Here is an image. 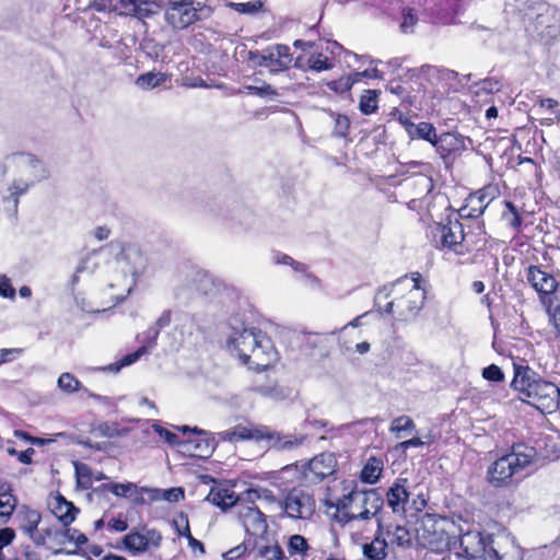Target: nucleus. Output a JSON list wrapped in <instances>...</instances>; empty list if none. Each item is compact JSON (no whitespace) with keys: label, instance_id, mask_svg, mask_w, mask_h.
<instances>
[{"label":"nucleus","instance_id":"1","mask_svg":"<svg viewBox=\"0 0 560 560\" xmlns=\"http://www.w3.org/2000/svg\"><path fill=\"white\" fill-rule=\"evenodd\" d=\"M431 241L434 248L457 265H475L486 249L488 235L483 221L465 225L459 219L447 218L432 226Z\"/></svg>","mask_w":560,"mask_h":560},{"label":"nucleus","instance_id":"2","mask_svg":"<svg viewBox=\"0 0 560 560\" xmlns=\"http://www.w3.org/2000/svg\"><path fill=\"white\" fill-rule=\"evenodd\" d=\"M419 271L406 273L393 282L381 287L374 298V307L383 317L396 323L415 322L425 306L427 290Z\"/></svg>","mask_w":560,"mask_h":560},{"label":"nucleus","instance_id":"3","mask_svg":"<svg viewBox=\"0 0 560 560\" xmlns=\"http://www.w3.org/2000/svg\"><path fill=\"white\" fill-rule=\"evenodd\" d=\"M513 370L510 385L523 402L548 413L559 408L560 388L555 383L544 380L528 365L513 363Z\"/></svg>","mask_w":560,"mask_h":560},{"label":"nucleus","instance_id":"4","mask_svg":"<svg viewBox=\"0 0 560 560\" xmlns=\"http://www.w3.org/2000/svg\"><path fill=\"white\" fill-rule=\"evenodd\" d=\"M228 349L235 352L241 362L256 372L272 366L277 350L270 337L259 328L235 330L228 340Z\"/></svg>","mask_w":560,"mask_h":560},{"label":"nucleus","instance_id":"5","mask_svg":"<svg viewBox=\"0 0 560 560\" xmlns=\"http://www.w3.org/2000/svg\"><path fill=\"white\" fill-rule=\"evenodd\" d=\"M535 451L525 444H513L510 452L495 459L487 470V481L494 488H508L513 477L529 466Z\"/></svg>","mask_w":560,"mask_h":560},{"label":"nucleus","instance_id":"6","mask_svg":"<svg viewBox=\"0 0 560 560\" xmlns=\"http://www.w3.org/2000/svg\"><path fill=\"white\" fill-rule=\"evenodd\" d=\"M383 503L384 500L375 490L364 492L352 490L338 501L337 509L342 511L347 509L350 510V512H345L348 521H365L370 520L372 516H376Z\"/></svg>","mask_w":560,"mask_h":560},{"label":"nucleus","instance_id":"7","mask_svg":"<svg viewBox=\"0 0 560 560\" xmlns=\"http://www.w3.org/2000/svg\"><path fill=\"white\" fill-rule=\"evenodd\" d=\"M445 518L436 514L425 513L417 527V533L425 546L438 553L452 550L456 545L453 537L445 530Z\"/></svg>","mask_w":560,"mask_h":560},{"label":"nucleus","instance_id":"8","mask_svg":"<svg viewBox=\"0 0 560 560\" xmlns=\"http://www.w3.org/2000/svg\"><path fill=\"white\" fill-rule=\"evenodd\" d=\"M460 551L458 556L467 560H500L499 552L493 547L490 534L479 530H468L459 537Z\"/></svg>","mask_w":560,"mask_h":560},{"label":"nucleus","instance_id":"9","mask_svg":"<svg viewBox=\"0 0 560 560\" xmlns=\"http://www.w3.org/2000/svg\"><path fill=\"white\" fill-rule=\"evenodd\" d=\"M284 514L292 520H311L316 511L314 494L302 487H293L280 503Z\"/></svg>","mask_w":560,"mask_h":560},{"label":"nucleus","instance_id":"10","mask_svg":"<svg viewBox=\"0 0 560 560\" xmlns=\"http://www.w3.org/2000/svg\"><path fill=\"white\" fill-rule=\"evenodd\" d=\"M163 536L156 528H148L142 526L141 530L132 528L126 534L120 541L119 548L122 547L130 555H143L158 550L162 545Z\"/></svg>","mask_w":560,"mask_h":560},{"label":"nucleus","instance_id":"11","mask_svg":"<svg viewBox=\"0 0 560 560\" xmlns=\"http://www.w3.org/2000/svg\"><path fill=\"white\" fill-rule=\"evenodd\" d=\"M203 5L195 0H167L165 20L173 28L184 30L200 20Z\"/></svg>","mask_w":560,"mask_h":560},{"label":"nucleus","instance_id":"12","mask_svg":"<svg viewBox=\"0 0 560 560\" xmlns=\"http://www.w3.org/2000/svg\"><path fill=\"white\" fill-rule=\"evenodd\" d=\"M525 277L544 303L558 290L559 282L549 265H529L525 269Z\"/></svg>","mask_w":560,"mask_h":560},{"label":"nucleus","instance_id":"13","mask_svg":"<svg viewBox=\"0 0 560 560\" xmlns=\"http://www.w3.org/2000/svg\"><path fill=\"white\" fill-rule=\"evenodd\" d=\"M413 184L419 186L424 195L419 198H412L408 201V209L415 211L419 217V221L423 223L433 221L434 199L438 197V195L433 194L435 187L433 178L431 176L422 175L417 177L413 180Z\"/></svg>","mask_w":560,"mask_h":560},{"label":"nucleus","instance_id":"14","mask_svg":"<svg viewBox=\"0 0 560 560\" xmlns=\"http://www.w3.org/2000/svg\"><path fill=\"white\" fill-rule=\"evenodd\" d=\"M337 470V458L331 452H323L315 455L301 466V472L305 481L317 485L332 476Z\"/></svg>","mask_w":560,"mask_h":560},{"label":"nucleus","instance_id":"15","mask_svg":"<svg viewBox=\"0 0 560 560\" xmlns=\"http://www.w3.org/2000/svg\"><path fill=\"white\" fill-rule=\"evenodd\" d=\"M433 147L446 166L452 165L467 150L466 138L456 131L439 135Z\"/></svg>","mask_w":560,"mask_h":560},{"label":"nucleus","instance_id":"16","mask_svg":"<svg viewBox=\"0 0 560 560\" xmlns=\"http://www.w3.org/2000/svg\"><path fill=\"white\" fill-rule=\"evenodd\" d=\"M282 544L287 547L289 560H322L327 549L315 547L301 534H291L283 537Z\"/></svg>","mask_w":560,"mask_h":560},{"label":"nucleus","instance_id":"17","mask_svg":"<svg viewBox=\"0 0 560 560\" xmlns=\"http://www.w3.org/2000/svg\"><path fill=\"white\" fill-rule=\"evenodd\" d=\"M218 435L221 441L237 443L241 441H270L275 434L265 425L238 423L233 428L219 432Z\"/></svg>","mask_w":560,"mask_h":560},{"label":"nucleus","instance_id":"18","mask_svg":"<svg viewBox=\"0 0 560 560\" xmlns=\"http://www.w3.org/2000/svg\"><path fill=\"white\" fill-rule=\"evenodd\" d=\"M237 520L252 536H262L268 530L267 516L256 505L244 501L236 511Z\"/></svg>","mask_w":560,"mask_h":560},{"label":"nucleus","instance_id":"19","mask_svg":"<svg viewBox=\"0 0 560 560\" xmlns=\"http://www.w3.org/2000/svg\"><path fill=\"white\" fill-rule=\"evenodd\" d=\"M176 430L187 435L183 440V446L190 452L191 456L206 458L211 455L213 445L206 431L197 428L190 429L187 425L176 427Z\"/></svg>","mask_w":560,"mask_h":560},{"label":"nucleus","instance_id":"20","mask_svg":"<svg viewBox=\"0 0 560 560\" xmlns=\"http://www.w3.org/2000/svg\"><path fill=\"white\" fill-rule=\"evenodd\" d=\"M293 61L290 47L284 44H277L268 48L267 54L261 55L259 65L266 67L270 72H281L290 69Z\"/></svg>","mask_w":560,"mask_h":560},{"label":"nucleus","instance_id":"21","mask_svg":"<svg viewBox=\"0 0 560 560\" xmlns=\"http://www.w3.org/2000/svg\"><path fill=\"white\" fill-rule=\"evenodd\" d=\"M48 508L62 527L70 526L80 513V509L59 492L49 498Z\"/></svg>","mask_w":560,"mask_h":560},{"label":"nucleus","instance_id":"22","mask_svg":"<svg viewBox=\"0 0 560 560\" xmlns=\"http://www.w3.org/2000/svg\"><path fill=\"white\" fill-rule=\"evenodd\" d=\"M408 479L398 478L386 492V503L394 514L406 516V505L409 501Z\"/></svg>","mask_w":560,"mask_h":560},{"label":"nucleus","instance_id":"23","mask_svg":"<svg viewBox=\"0 0 560 560\" xmlns=\"http://www.w3.org/2000/svg\"><path fill=\"white\" fill-rule=\"evenodd\" d=\"M19 528L37 544L44 542L46 537L51 535L50 529H47L45 534L38 533L42 515L36 510L24 508L19 514Z\"/></svg>","mask_w":560,"mask_h":560},{"label":"nucleus","instance_id":"24","mask_svg":"<svg viewBox=\"0 0 560 560\" xmlns=\"http://www.w3.org/2000/svg\"><path fill=\"white\" fill-rule=\"evenodd\" d=\"M207 500L222 512H226L231 508H235V511H237L238 505L245 501L244 492L238 495L228 487H211Z\"/></svg>","mask_w":560,"mask_h":560},{"label":"nucleus","instance_id":"25","mask_svg":"<svg viewBox=\"0 0 560 560\" xmlns=\"http://www.w3.org/2000/svg\"><path fill=\"white\" fill-rule=\"evenodd\" d=\"M302 351L307 355L326 358L329 354L327 338L317 332H310L304 337Z\"/></svg>","mask_w":560,"mask_h":560},{"label":"nucleus","instance_id":"26","mask_svg":"<svg viewBox=\"0 0 560 560\" xmlns=\"http://www.w3.org/2000/svg\"><path fill=\"white\" fill-rule=\"evenodd\" d=\"M383 469V459L381 457L371 456L366 459L361 469L360 479L365 483L374 485L380 480Z\"/></svg>","mask_w":560,"mask_h":560},{"label":"nucleus","instance_id":"27","mask_svg":"<svg viewBox=\"0 0 560 560\" xmlns=\"http://www.w3.org/2000/svg\"><path fill=\"white\" fill-rule=\"evenodd\" d=\"M485 211L482 202H479L478 198H475L472 194H469L465 199L464 205L457 211V219H478Z\"/></svg>","mask_w":560,"mask_h":560},{"label":"nucleus","instance_id":"28","mask_svg":"<svg viewBox=\"0 0 560 560\" xmlns=\"http://www.w3.org/2000/svg\"><path fill=\"white\" fill-rule=\"evenodd\" d=\"M535 105L538 106L540 109L548 110L552 114H555L553 118H542L540 119L541 126H552L555 122L560 124V109H559V102L551 97H542L537 96L535 101Z\"/></svg>","mask_w":560,"mask_h":560},{"label":"nucleus","instance_id":"29","mask_svg":"<svg viewBox=\"0 0 560 560\" xmlns=\"http://www.w3.org/2000/svg\"><path fill=\"white\" fill-rule=\"evenodd\" d=\"M170 80V74L156 71H149L140 74L136 84L142 90H152Z\"/></svg>","mask_w":560,"mask_h":560},{"label":"nucleus","instance_id":"30","mask_svg":"<svg viewBox=\"0 0 560 560\" xmlns=\"http://www.w3.org/2000/svg\"><path fill=\"white\" fill-rule=\"evenodd\" d=\"M502 220L513 230L520 231L523 219L518 208L510 200L503 201Z\"/></svg>","mask_w":560,"mask_h":560},{"label":"nucleus","instance_id":"31","mask_svg":"<svg viewBox=\"0 0 560 560\" xmlns=\"http://www.w3.org/2000/svg\"><path fill=\"white\" fill-rule=\"evenodd\" d=\"M124 7H126V9L120 10V15H132L138 19H147L153 14L152 10L149 9V3L147 1L125 0Z\"/></svg>","mask_w":560,"mask_h":560},{"label":"nucleus","instance_id":"32","mask_svg":"<svg viewBox=\"0 0 560 560\" xmlns=\"http://www.w3.org/2000/svg\"><path fill=\"white\" fill-rule=\"evenodd\" d=\"M363 556L366 560H385L387 557V542L385 539L375 538L363 545Z\"/></svg>","mask_w":560,"mask_h":560},{"label":"nucleus","instance_id":"33","mask_svg":"<svg viewBox=\"0 0 560 560\" xmlns=\"http://www.w3.org/2000/svg\"><path fill=\"white\" fill-rule=\"evenodd\" d=\"M438 136L436 128L433 124L428 121H421L418 125L415 124L411 133H409L410 139H421L432 145L434 144Z\"/></svg>","mask_w":560,"mask_h":560},{"label":"nucleus","instance_id":"34","mask_svg":"<svg viewBox=\"0 0 560 560\" xmlns=\"http://www.w3.org/2000/svg\"><path fill=\"white\" fill-rule=\"evenodd\" d=\"M93 432L103 438H117L127 435L130 429L121 428L117 422L104 421L97 424Z\"/></svg>","mask_w":560,"mask_h":560},{"label":"nucleus","instance_id":"35","mask_svg":"<svg viewBox=\"0 0 560 560\" xmlns=\"http://www.w3.org/2000/svg\"><path fill=\"white\" fill-rule=\"evenodd\" d=\"M334 66V59L323 52H313L307 58V69L315 72L330 70Z\"/></svg>","mask_w":560,"mask_h":560},{"label":"nucleus","instance_id":"36","mask_svg":"<svg viewBox=\"0 0 560 560\" xmlns=\"http://www.w3.org/2000/svg\"><path fill=\"white\" fill-rule=\"evenodd\" d=\"M18 504L11 489L0 490V517L5 522L11 517Z\"/></svg>","mask_w":560,"mask_h":560},{"label":"nucleus","instance_id":"37","mask_svg":"<svg viewBox=\"0 0 560 560\" xmlns=\"http://www.w3.org/2000/svg\"><path fill=\"white\" fill-rule=\"evenodd\" d=\"M259 555L266 560H289L287 547L281 546L278 541L262 546L259 549Z\"/></svg>","mask_w":560,"mask_h":560},{"label":"nucleus","instance_id":"38","mask_svg":"<svg viewBox=\"0 0 560 560\" xmlns=\"http://www.w3.org/2000/svg\"><path fill=\"white\" fill-rule=\"evenodd\" d=\"M377 91L366 90L360 97L359 108L362 114L370 115L376 112L378 108L377 104Z\"/></svg>","mask_w":560,"mask_h":560},{"label":"nucleus","instance_id":"39","mask_svg":"<svg viewBox=\"0 0 560 560\" xmlns=\"http://www.w3.org/2000/svg\"><path fill=\"white\" fill-rule=\"evenodd\" d=\"M388 536L394 545L399 547L411 546V534L405 526L396 525L392 532L388 530Z\"/></svg>","mask_w":560,"mask_h":560},{"label":"nucleus","instance_id":"40","mask_svg":"<svg viewBox=\"0 0 560 560\" xmlns=\"http://www.w3.org/2000/svg\"><path fill=\"white\" fill-rule=\"evenodd\" d=\"M58 387L67 394H74L82 388V383L73 374L66 372L58 377Z\"/></svg>","mask_w":560,"mask_h":560},{"label":"nucleus","instance_id":"41","mask_svg":"<svg viewBox=\"0 0 560 560\" xmlns=\"http://www.w3.org/2000/svg\"><path fill=\"white\" fill-rule=\"evenodd\" d=\"M416 424L413 420L408 416H400L395 418L389 427V431L395 433L397 438H400V432L415 430Z\"/></svg>","mask_w":560,"mask_h":560},{"label":"nucleus","instance_id":"42","mask_svg":"<svg viewBox=\"0 0 560 560\" xmlns=\"http://www.w3.org/2000/svg\"><path fill=\"white\" fill-rule=\"evenodd\" d=\"M124 2L125 0H92L95 10L100 12H116L118 14L121 9H126Z\"/></svg>","mask_w":560,"mask_h":560},{"label":"nucleus","instance_id":"43","mask_svg":"<svg viewBox=\"0 0 560 560\" xmlns=\"http://www.w3.org/2000/svg\"><path fill=\"white\" fill-rule=\"evenodd\" d=\"M275 500L273 492L266 488H249L244 491V500L254 504L259 499Z\"/></svg>","mask_w":560,"mask_h":560},{"label":"nucleus","instance_id":"44","mask_svg":"<svg viewBox=\"0 0 560 560\" xmlns=\"http://www.w3.org/2000/svg\"><path fill=\"white\" fill-rule=\"evenodd\" d=\"M171 322H172V311L171 310H165L160 315V317L155 320L154 326L149 328V330H148L149 335H152V337L154 339H156L159 334H160V331L163 328L170 326Z\"/></svg>","mask_w":560,"mask_h":560},{"label":"nucleus","instance_id":"45","mask_svg":"<svg viewBox=\"0 0 560 560\" xmlns=\"http://www.w3.org/2000/svg\"><path fill=\"white\" fill-rule=\"evenodd\" d=\"M481 375L486 381L494 383L503 382L505 378L502 369L497 364H490L483 368Z\"/></svg>","mask_w":560,"mask_h":560},{"label":"nucleus","instance_id":"46","mask_svg":"<svg viewBox=\"0 0 560 560\" xmlns=\"http://www.w3.org/2000/svg\"><path fill=\"white\" fill-rule=\"evenodd\" d=\"M103 488L110 491L116 497H128L129 493L135 488V485L131 482L128 483H118V482H110L103 485Z\"/></svg>","mask_w":560,"mask_h":560},{"label":"nucleus","instance_id":"47","mask_svg":"<svg viewBox=\"0 0 560 560\" xmlns=\"http://www.w3.org/2000/svg\"><path fill=\"white\" fill-rule=\"evenodd\" d=\"M418 16L416 14L415 9L405 8L402 10V22L400 23V28L404 33H408L412 30V27L417 24Z\"/></svg>","mask_w":560,"mask_h":560},{"label":"nucleus","instance_id":"48","mask_svg":"<svg viewBox=\"0 0 560 560\" xmlns=\"http://www.w3.org/2000/svg\"><path fill=\"white\" fill-rule=\"evenodd\" d=\"M174 524L178 536H183L187 540H189V537H194L190 532L188 516L185 513H179L177 518L174 520Z\"/></svg>","mask_w":560,"mask_h":560},{"label":"nucleus","instance_id":"49","mask_svg":"<svg viewBox=\"0 0 560 560\" xmlns=\"http://www.w3.org/2000/svg\"><path fill=\"white\" fill-rule=\"evenodd\" d=\"M427 505H428V499L423 493H419L416 495V498L412 499L411 509L415 510V512H416L415 516H416L417 523H419V524H420L423 515L427 513V512H424Z\"/></svg>","mask_w":560,"mask_h":560},{"label":"nucleus","instance_id":"50","mask_svg":"<svg viewBox=\"0 0 560 560\" xmlns=\"http://www.w3.org/2000/svg\"><path fill=\"white\" fill-rule=\"evenodd\" d=\"M15 538V532L11 527L0 529V560H7L3 549L10 546Z\"/></svg>","mask_w":560,"mask_h":560},{"label":"nucleus","instance_id":"51","mask_svg":"<svg viewBox=\"0 0 560 560\" xmlns=\"http://www.w3.org/2000/svg\"><path fill=\"white\" fill-rule=\"evenodd\" d=\"M162 501H166L170 503H177L180 500H184L185 492L180 487H174L166 490H162L161 492Z\"/></svg>","mask_w":560,"mask_h":560},{"label":"nucleus","instance_id":"52","mask_svg":"<svg viewBox=\"0 0 560 560\" xmlns=\"http://www.w3.org/2000/svg\"><path fill=\"white\" fill-rule=\"evenodd\" d=\"M305 436L289 435L282 439H278L280 450H292L304 443Z\"/></svg>","mask_w":560,"mask_h":560},{"label":"nucleus","instance_id":"53","mask_svg":"<svg viewBox=\"0 0 560 560\" xmlns=\"http://www.w3.org/2000/svg\"><path fill=\"white\" fill-rule=\"evenodd\" d=\"M155 431L159 433V435L161 438H163L170 445H174V446H179V445H183V440L179 439V436L165 429V428H162L161 425H155Z\"/></svg>","mask_w":560,"mask_h":560},{"label":"nucleus","instance_id":"54","mask_svg":"<svg viewBox=\"0 0 560 560\" xmlns=\"http://www.w3.org/2000/svg\"><path fill=\"white\" fill-rule=\"evenodd\" d=\"M350 130V120L345 115H338L335 124V133L339 137H347Z\"/></svg>","mask_w":560,"mask_h":560},{"label":"nucleus","instance_id":"55","mask_svg":"<svg viewBox=\"0 0 560 560\" xmlns=\"http://www.w3.org/2000/svg\"><path fill=\"white\" fill-rule=\"evenodd\" d=\"M481 195L486 197L487 201L492 202L494 199L499 198L501 195V189L499 184L489 183L480 188Z\"/></svg>","mask_w":560,"mask_h":560},{"label":"nucleus","instance_id":"56","mask_svg":"<svg viewBox=\"0 0 560 560\" xmlns=\"http://www.w3.org/2000/svg\"><path fill=\"white\" fill-rule=\"evenodd\" d=\"M327 86L335 92L345 93L351 90V82L346 77H341L337 80L328 82Z\"/></svg>","mask_w":560,"mask_h":560},{"label":"nucleus","instance_id":"57","mask_svg":"<svg viewBox=\"0 0 560 560\" xmlns=\"http://www.w3.org/2000/svg\"><path fill=\"white\" fill-rule=\"evenodd\" d=\"M75 472H77V476L79 478V482H81L85 488L91 486V483H92V480H91L92 472H91V469L89 468L88 465H84V464H81L80 466L77 465L75 466Z\"/></svg>","mask_w":560,"mask_h":560},{"label":"nucleus","instance_id":"58","mask_svg":"<svg viewBox=\"0 0 560 560\" xmlns=\"http://www.w3.org/2000/svg\"><path fill=\"white\" fill-rule=\"evenodd\" d=\"M390 115L393 116L394 119H396L405 128V130L407 131L408 135L411 133V130H412L415 124L411 121V119L406 114H404L402 112L395 108L390 113Z\"/></svg>","mask_w":560,"mask_h":560},{"label":"nucleus","instance_id":"59","mask_svg":"<svg viewBox=\"0 0 560 560\" xmlns=\"http://www.w3.org/2000/svg\"><path fill=\"white\" fill-rule=\"evenodd\" d=\"M233 7L240 13H255L261 9L262 3L260 1H248L244 3H234Z\"/></svg>","mask_w":560,"mask_h":560},{"label":"nucleus","instance_id":"60","mask_svg":"<svg viewBox=\"0 0 560 560\" xmlns=\"http://www.w3.org/2000/svg\"><path fill=\"white\" fill-rule=\"evenodd\" d=\"M0 295L9 299L15 296V289L7 276H0Z\"/></svg>","mask_w":560,"mask_h":560},{"label":"nucleus","instance_id":"61","mask_svg":"<svg viewBox=\"0 0 560 560\" xmlns=\"http://www.w3.org/2000/svg\"><path fill=\"white\" fill-rule=\"evenodd\" d=\"M14 436L18 438L19 440H22V441H25V442H30L31 444H34V445L42 446V445H45L47 443V440L42 439V438H37V436H33L28 432L23 431V430H15L14 431Z\"/></svg>","mask_w":560,"mask_h":560},{"label":"nucleus","instance_id":"62","mask_svg":"<svg viewBox=\"0 0 560 560\" xmlns=\"http://www.w3.org/2000/svg\"><path fill=\"white\" fill-rule=\"evenodd\" d=\"M187 541L192 557L199 558L206 553L205 545L197 538L189 537Z\"/></svg>","mask_w":560,"mask_h":560},{"label":"nucleus","instance_id":"63","mask_svg":"<svg viewBox=\"0 0 560 560\" xmlns=\"http://www.w3.org/2000/svg\"><path fill=\"white\" fill-rule=\"evenodd\" d=\"M107 525L112 530L119 532V533H122V532L127 530V528H128L127 521L122 520L121 517L110 518L108 521Z\"/></svg>","mask_w":560,"mask_h":560},{"label":"nucleus","instance_id":"64","mask_svg":"<svg viewBox=\"0 0 560 560\" xmlns=\"http://www.w3.org/2000/svg\"><path fill=\"white\" fill-rule=\"evenodd\" d=\"M34 454L35 450L33 447H28L25 451H20L16 458L21 464L30 465L33 463Z\"/></svg>","mask_w":560,"mask_h":560}]
</instances>
